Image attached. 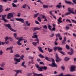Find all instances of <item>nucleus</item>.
I'll use <instances>...</instances> for the list:
<instances>
[{
	"mask_svg": "<svg viewBox=\"0 0 76 76\" xmlns=\"http://www.w3.org/2000/svg\"><path fill=\"white\" fill-rule=\"evenodd\" d=\"M62 19V18L61 17H60L59 18V19L58 20V24H60V23H62V21L60 20Z\"/></svg>",
	"mask_w": 76,
	"mask_h": 76,
	"instance_id": "obj_8",
	"label": "nucleus"
},
{
	"mask_svg": "<svg viewBox=\"0 0 76 76\" xmlns=\"http://www.w3.org/2000/svg\"><path fill=\"white\" fill-rule=\"evenodd\" d=\"M32 44H33V45H34V46L37 47V42H33L32 43Z\"/></svg>",
	"mask_w": 76,
	"mask_h": 76,
	"instance_id": "obj_33",
	"label": "nucleus"
},
{
	"mask_svg": "<svg viewBox=\"0 0 76 76\" xmlns=\"http://www.w3.org/2000/svg\"><path fill=\"white\" fill-rule=\"evenodd\" d=\"M38 56L39 57H40V58H44V56L41 54H39V55Z\"/></svg>",
	"mask_w": 76,
	"mask_h": 76,
	"instance_id": "obj_29",
	"label": "nucleus"
},
{
	"mask_svg": "<svg viewBox=\"0 0 76 76\" xmlns=\"http://www.w3.org/2000/svg\"><path fill=\"white\" fill-rule=\"evenodd\" d=\"M41 28L38 27H34V28L33 31L35 32V31H37V30H40Z\"/></svg>",
	"mask_w": 76,
	"mask_h": 76,
	"instance_id": "obj_10",
	"label": "nucleus"
},
{
	"mask_svg": "<svg viewBox=\"0 0 76 76\" xmlns=\"http://www.w3.org/2000/svg\"><path fill=\"white\" fill-rule=\"evenodd\" d=\"M25 63V62L23 61L22 63L21 66H23L24 68H26V66L25 65H24Z\"/></svg>",
	"mask_w": 76,
	"mask_h": 76,
	"instance_id": "obj_13",
	"label": "nucleus"
},
{
	"mask_svg": "<svg viewBox=\"0 0 76 76\" xmlns=\"http://www.w3.org/2000/svg\"><path fill=\"white\" fill-rule=\"evenodd\" d=\"M61 3H59V5H57L56 6V8H59V9H60V8L62 7V5H61Z\"/></svg>",
	"mask_w": 76,
	"mask_h": 76,
	"instance_id": "obj_7",
	"label": "nucleus"
},
{
	"mask_svg": "<svg viewBox=\"0 0 76 76\" xmlns=\"http://www.w3.org/2000/svg\"><path fill=\"white\" fill-rule=\"evenodd\" d=\"M65 2L66 4H72V2L68 1L67 0H66Z\"/></svg>",
	"mask_w": 76,
	"mask_h": 76,
	"instance_id": "obj_23",
	"label": "nucleus"
},
{
	"mask_svg": "<svg viewBox=\"0 0 76 76\" xmlns=\"http://www.w3.org/2000/svg\"><path fill=\"white\" fill-rule=\"evenodd\" d=\"M51 26L50 25H49L48 26V28L50 29V31L51 30V28H51Z\"/></svg>",
	"mask_w": 76,
	"mask_h": 76,
	"instance_id": "obj_55",
	"label": "nucleus"
},
{
	"mask_svg": "<svg viewBox=\"0 0 76 76\" xmlns=\"http://www.w3.org/2000/svg\"><path fill=\"white\" fill-rule=\"evenodd\" d=\"M37 19L39 21V22H41V17H38Z\"/></svg>",
	"mask_w": 76,
	"mask_h": 76,
	"instance_id": "obj_42",
	"label": "nucleus"
},
{
	"mask_svg": "<svg viewBox=\"0 0 76 76\" xmlns=\"http://www.w3.org/2000/svg\"><path fill=\"white\" fill-rule=\"evenodd\" d=\"M27 5L26 4H25L24 5H23L22 6L23 8V9H26V7L27 6Z\"/></svg>",
	"mask_w": 76,
	"mask_h": 76,
	"instance_id": "obj_38",
	"label": "nucleus"
},
{
	"mask_svg": "<svg viewBox=\"0 0 76 76\" xmlns=\"http://www.w3.org/2000/svg\"><path fill=\"white\" fill-rule=\"evenodd\" d=\"M10 10V8H7V9H6L5 10V11L6 12H7V11H9V10Z\"/></svg>",
	"mask_w": 76,
	"mask_h": 76,
	"instance_id": "obj_48",
	"label": "nucleus"
},
{
	"mask_svg": "<svg viewBox=\"0 0 76 76\" xmlns=\"http://www.w3.org/2000/svg\"><path fill=\"white\" fill-rule=\"evenodd\" d=\"M38 48L39 49V51H40L41 53H44V51H43V50H42V48L38 47Z\"/></svg>",
	"mask_w": 76,
	"mask_h": 76,
	"instance_id": "obj_12",
	"label": "nucleus"
},
{
	"mask_svg": "<svg viewBox=\"0 0 76 76\" xmlns=\"http://www.w3.org/2000/svg\"><path fill=\"white\" fill-rule=\"evenodd\" d=\"M15 56L16 58H19L20 57V55L19 54H17L15 55Z\"/></svg>",
	"mask_w": 76,
	"mask_h": 76,
	"instance_id": "obj_28",
	"label": "nucleus"
},
{
	"mask_svg": "<svg viewBox=\"0 0 76 76\" xmlns=\"http://www.w3.org/2000/svg\"><path fill=\"white\" fill-rule=\"evenodd\" d=\"M1 20H3V21H4V22H5V23H6L7 22H8V20H7L5 18H3V19H1Z\"/></svg>",
	"mask_w": 76,
	"mask_h": 76,
	"instance_id": "obj_21",
	"label": "nucleus"
},
{
	"mask_svg": "<svg viewBox=\"0 0 76 76\" xmlns=\"http://www.w3.org/2000/svg\"><path fill=\"white\" fill-rule=\"evenodd\" d=\"M72 1L74 4H76V0H72Z\"/></svg>",
	"mask_w": 76,
	"mask_h": 76,
	"instance_id": "obj_64",
	"label": "nucleus"
},
{
	"mask_svg": "<svg viewBox=\"0 0 76 76\" xmlns=\"http://www.w3.org/2000/svg\"><path fill=\"white\" fill-rule=\"evenodd\" d=\"M76 68V67L75 66H71V68L70 71L71 72H75V68Z\"/></svg>",
	"mask_w": 76,
	"mask_h": 76,
	"instance_id": "obj_6",
	"label": "nucleus"
},
{
	"mask_svg": "<svg viewBox=\"0 0 76 76\" xmlns=\"http://www.w3.org/2000/svg\"><path fill=\"white\" fill-rule=\"evenodd\" d=\"M2 19H3V18H5L6 17V14L4 15H2Z\"/></svg>",
	"mask_w": 76,
	"mask_h": 76,
	"instance_id": "obj_43",
	"label": "nucleus"
},
{
	"mask_svg": "<svg viewBox=\"0 0 76 76\" xmlns=\"http://www.w3.org/2000/svg\"><path fill=\"white\" fill-rule=\"evenodd\" d=\"M36 67H37V69H41V66L40 67L38 65L36 66Z\"/></svg>",
	"mask_w": 76,
	"mask_h": 76,
	"instance_id": "obj_46",
	"label": "nucleus"
},
{
	"mask_svg": "<svg viewBox=\"0 0 76 76\" xmlns=\"http://www.w3.org/2000/svg\"><path fill=\"white\" fill-rule=\"evenodd\" d=\"M28 22H29V21H26V25H27V26H29L31 25V23H28Z\"/></svg>",
	"mask_w": 76,
	"mask_h": 76,
	"instance_id": "obj_20",
	"label": "nucleus"
},
{
	"mask_svg": "<svg viewBox=\"0 0 76 76\" xmlns=\"http://www.w3.org/2000/svg\"><path fill=\"white\" fill-rule=\"evenodd\" d=\"M16 20L17 21H20L21 22V23H24V20L22 18H16Z\"/></svg>",
	"mask_w": 76,
	"mask_h": 76,
	"instance_id": "obj_5",
	"label": "nucleus"
},
{
	"mask_svg": "<svg viewBox=\"0 0 76 76\" xmlns=\"http://www.w3.org/2000/svg\"><path fill=\"white\" fill-rule=\"evenodd\" d=\"M20 41H21L20 39H19L18 42H17V44L19 45H22V43H20Z\"/></svg>",
	"mask_w": 76,
	"mask_h": 76,
	"instance_id": "obj_25",
	"label": "nucleus"
},
{
	"mask_svg": "<svg viewBox=\"0 0 76 76\" xmlns=\"http://www.w3.org/2000/svg\"><path fill=\"white\" fill-rule=\"evenodd\" d=\"M9 37H6L5 38V41H7V40H9Z\"/></svg>",
	"mask_w": 76,
	"mask_h": 76,
	"instance_id": "obj_36",
	"label": "nucleus"
},
{
	"mask_svg": "<svg viewBox=\"0 0 76 76\" xmlns=\"http://www.w3.org/2000/svg\"><path fill=\"white\" fill-rule=\"evenodd\" d=\"M36 41H37V43L38 44H39V39H38V38H36Z\"/></svg>",
	"mask_w": 76,
	"mask_h": 76,
	"instance_id": "obj_60",
	"label": "nucleus"
},
{
	"mask_svg": "<svg viewBox=\"0 0 76 76\" xmlns=\"http://www.w3.org/2000/svg\"><path fill=\"white\" fill-rule=\"evenodd\" d=\"M23 37H21L19 39L21 41H23V40H25V39H23Z\"/></svg>",
	"mask_w": 76,
	"mask_h": 76,
	"instance_id": "obj_40",
	"label": "nucleus"
},
{
	"mask_svg": "<svg viewBox=\"0 0 76 76\" xmlns=\"http://www.w3.org/2000/svg\"><path fill=\"white\" fill-rule=\"evenodd\" d=\"M51 31H56V27H53L52 29H51Z\"/></svg>",
	"mask_w": 76,
	"mask_h": 76,
	"instance_id": "obj_49",
	"label": "nucleus"
},
{
	"mask_svg": "<svg viewBox=\"0 0 76 76\" xmlns=\"http://www.w3.org/2000/svg\"><path fill=\"white\" fill-rule=\"evenodd\" d=\"M7 27H8V29L11 30L12 28V27L11 26H10V24H8L7 25Z\"/></svg>",
	"mask_w": 76,
	"mask_h": 76,
	"instance_id": "obj_9",
	"label": "nucleus"
},
{
	"mask_svg": "<svg viewBox=\"0 0 76 76\" xmlns=\"http://www.w3.org/2000/svg\"><path fill=\"white\" fill-rule=\"evenodd\" d=\"M55 35L56 37V39L55 40L56 42H57V41L58 39V38H59L60 40H62V37H61L60 33H58L57 34H56Z\"/></svg>",
	"mask_w": 76,
	"mask_h": 76,
	"instance_id": "obj_1",
	"label": "nucleus"
},
{
	"mask_svg": "<svg viewBox=\"0 0 76 76\" xmlns=\"http://www.w3.org/2000/svg\"><path fill=\"white\" fill-rule=\"evenodd\" d=\"M42 27L43 28H45V29H47V28H48L47 26L46 25H45L44 26H43Z\"/></svg>",
	"mask_w": 76,
	"mask_h": 76,
	"instance_id": "obj_45",
	"label": "nucleus"
},
{
	"mask_svg": "<svg viewBox=\"0 0 76 76\" xmlns=\"http://www.w3.org/2000/svg\"><path fill=\"white\" fill-rule=\"evenodd\" d=\"M59 52L61 54H63V55H65V53L62 51H59Z\"/></svg>",
	"mask_w": 76,
	"mask_h": 76,
	"instance_id": "obj_44",
	"label": "nucleus"
},
{
	"mask_svg": "<svg viewBox=\"0 0 76 76\" xmlns=\"http://www.w3.org/2000/svg\"><path fill=\"white\" fill-rule=\"evenodd\" d=\"M66 37H64V39L62 41V43L63 44L62 45H63V44H64V43L66 42Z\"/></svg>",
	"mask_w": 76,
	"mask_h": 76,
	"instance_id": "obj_14",
	"label": "nucleus"
},
{
	"mask_svg": "<svg viewBox=\"0 0 76 76\" xmlns=\"http://www.w3.org/2000/svg\"><path fill=\"white\" fill-rule=\"evenodd\" d=\"M3 50H0V55L2 56L3 54Z\"/></svg>",
	"mask_w": 76,
	"mask_h": 76,
	"instance_id": "obj_50",
	"label": "nucleus"
},
{
	"mask_svg": "<svg viewBox=\"0 0 76 76\" xmlns=\"http://www.w3.org/2000/svg\"><path fill=\"white\" fill-rule=\"evenodd\" d=\"M9 39L10 41H13V39L11 37H10Z\"/></svg>",
	"mask_w": 76,
	"mask_h": 76,
	"instance_id": "obj_61",
	"label": "nucleus"
},
{
	"mask_svg": "<svg viewBox=\"0 0 76 76\" xmlns=\"http://www.w3.org/2000/svg\"><path fill=\"white\" fill-rule=\"evenodd\" d=\"M3 6L1 5H0V13H1L3 12Z\"/></svg>",
	"mask_w": 76,
	"mask_h": 76,
	"instance_id": "obj_17",
	"label": "nucleus"
},
{
	"mask_svg": "<svg viewBox=\"0 0 76 76\" xmlns=\"http://www.w3.org/2000/svg\"><path fill=\"white\" fill-rule=\"evenodd\" d=\"M71 13H72H72H73V12H67L66 14H65V16H67V15H70Z\"/></svg>",
	"mask_w": 76,
	"mask_h": 76,
	"instance_id": "obj_22",
	"label": "nucleus"
},
{
	"mask_svg": "<svg viewBox=\"0 0 76 76\" xmlns=\"http://www.w3.org/2000/svg\"><path fill=\"white\" fill-rule=\"evenodd\" d=\"M6 63L5 62H2V64H0V66L1 67H4Z\"/></svg>",
	"mask_w": 76,
	"mask_h": 76,
	"instance_id": "obj_11",
	"label": "nucleus"
},
{
	"mask_svg": "<svg viewBox=\"0 0 76 76\" xmlns=\"http://www.w3.org/2000/svg\"><path fill=\"white\" fill-rule=\"evenodd\" d=\"M48 49L49 53H50V52H52V51H53V49H50L48 48Z\"/></svg>",
	"mask_w": 76,
	"mask_h": 76,
	"instance_id": "obj_35",
	"label": "nucleus"
},
{
	"mask_svg": "<svg viewBox=\"0 0 76 76\" xmlns=\"http://www.w3.org/2000/svg\"><path fill=\"white\" fill-rule=\"evenodd\" d=\"M68 12H73V13L75 14L74 13V11H72V10H71V9H70V8H68Z\"/></svg>",
	"mask_w": 76,
	"mask_h": 76,
	"instance_id": "obj_24",
	"label": "nucleus"
},
{
	"mask_svg": "<svg viewBox=\"0 0 76 76\" xmlns=\"http://www.w3.org/2000/svg\"><path fill=\"white\" fill-rule=\"evenodd\" d=\"M35 23L36 24H37L38 25H39V23L37 21L35 20Z\"/></svg>",
	"mask_w": 76,
	"mask_h": 76,
	"instance_id": "obj_57",
	"label": "nucleus"
},
{
	"mask_svg": "<svg viewBox=\"0 0 76 76\" xmlns=\"http://www.w3.org/2000/svg\"><path fill=\"white\" fill-rule=\"evenodd\" d=\"M14 61H15L14 62V64H18V63H19L20 62V59H18V58H14Z\"/></svg>",
	"mask_w": 76,
	"mask_h": 76,
	"instance_id": "obj_4",
	"label": "nucleus"
},
{
	"mask_svg": "<svg viewBox=\"0 0 76 76\" xmlns=\"http://www.w3.org/2000/svg\"><path fill=\"white\" fill-rule=\"evenodd\" d=\"M61 59L60 58H56V62L58 63V62H60V61H61Z\"/></svg>",
	"mask_w": 76,
	"mask_h": 76,
	"instance_id": "obj_16",
	"label": "nucleus"
},
{
	"mask_svg": "<svg viewBox=\"0 0 76 76\" xmlns=\"http://www.w3.org/2000/svg\"><path fill=\"white\" fill-rule=\"evenodd\" d=\"M32 74L31 73H28L27 74V76H31Z\"/></svg>",
	"mask_w": 76,
	"mask_h": 76,
	"instance_id": "obj_56",
	"label": "nucleus"
},
{
	"mask_svg": "<svg viewBox=\"0 0 76 76\" xmlns=\"http://www.w3.org/2000/svg\"><path fill=\"white\" fill-rule=\"evenodd\" d=\"M39 15V13H37V14H34V18H37V17H38Z\"/></svg>",
	"mask_w": 76,
	"mask_h": 76,
	"instance_id": "obj_27",
	"label": "nucleus"
},
{
	"mask_svg": "<svg viewBox=\"0 0 76 76\" xmlns=\"http://www.w3.org/2000/svg\"><path fill=\"white\" fill-rule=\"evenodd\" d=\"M33 74L34 75L33 76H39V75H40V74H37L34 72H33Z\"/></svg>",
	"mask_w": 76,
	"mask_h": 76,
	"instance_id": "obj_26",
	"label": "nucleus"
},
{
	"mask_svg": "<svg viewBox=\"0 0 76 76\" xmlns=\"http://www.w3.org/2000/svg\"><path fill=\"white\" fill-rule=\"evenodd\" d=\"M51 59L53 61V62L52 63V67H57V66L55 63L54 59L53 58H51Z\"/></svg>",
	"mask_w": 76,
	"mask_h": 76,
	"instance_id": "obj_2",
	"label": "nucleus"
},
{
	"mask_svg": "<svg viewBox=\"0 0 76 76\" xmlns=\"http://www.w3.org/2000/svg\"><path fill=\"white\" fill-rule=\"evenodd\" d=\"M54 33H53L51 34V35H50V38H52V37H53V36H54Z\"/></svg>",
	"mask_w": 76,
	"mask_h": 76,
	"instance_id": "obj_51",
	"label": "nucleus"
},
{
	"mask_svg": "<svg viewBox=\"0 0 76 76\" xmlns=\"http://www.w3.org/2000/svg\"><path fill=\"white\" fill-rule=\"evenodd\" d=\"M66 48L67 49V50H70V47L67 45H66Z\"/></svg>",
	"mask_w": 76,
	"mask_h": 76,
	"instance_id": "obj_32",
	"label": "nucleus"
},
{
	"mask_svg": "<svg viewBox=\"0 0 76 76\" xmlns=\"http://www.w3.org/2000/svg\"><path fill=\"white\" fill-rule=\"evenodd\" d=\"M41 69H42V70H46L47 69V66H41Z\"/></svg>",
	"mask_w": 76,
	"mask_h": 76,
	"instance_id": "obj_15",
	"label": "nucleus"
},
{
	"mask_svg": "<svg viewBox=\"0 0 76 76\" xmlns=\"http://www.w3.org/2000/svg\"><path fill=\"white\" fill-rule=\"evenodd\" d=\"M11 31H13V32H16L17 31H16V30H14L12 28V29L11 30Z\"/></svg>",
	"mask_w": 76,
	"mask_h": 76,
	"instance_id": "obj_63",
	"label": "nucleus"
},
{
	"mask_svg": "<svg viewBox=\"0 0 76 76\" xmlns=\"http://www.w3.org/2000/svg\"><path fill=\"white\" fill-rule=\"evenodd\" d=\"M13 7H17V5H16L14 3H12V4Z\"/></svg>",
	"mask_w": 76,
	"mask_h": 76,
	"instance_id": "obj_31",
	"label": "nucleus"
},
{
	"mask_svg": "<svg viewBox=\"0 0 76 76\" xmlns=\"http://www.w3.org/2000/svg\"><path fill=\"white\" fill-rule=\"evenodd\" d=\"M10 41H8L7 42H6V41H5V45H7L9 44V43Z\"/></svg>",
	"mask_w": 76,
	"mask_h": 76,
	"instance_id": "obj_41",
	"label": "nucleus"
},
{
	"mask_svg": "<svg viewBox=\"0 0 76 76\" xmlns=\"http://www.w3.org/2000/svg\"><path fill=\"white\" fill-rule=\"evenodd\" d=\"M13 46L12 47V48L10 50V53H13Z\"/></svg>",
	"mask_w": 76,
	"mask_h": 76,
	"instance_id": "obj_53",
	"label": "nucleus"
},
{
	"mask_svg": "<svg viewBox=\"0 0 76 76\" xmlns=\"http://www.w3.org/2000/svg\"><path fill=\"white\" fill-rule=\"evenodd\" d=\"M70 51H71V52L73 53V51H74V50L72 48H70Z\"/></svg>",
	"mask_w": 76,
	"mask_h": 76,
	"instance_id": "obj_62",
	"label": "nucleus"
},
{
	"mask_svg": "<svg viewBox=\"0 0 76 76\" xmlns=\"http://www.w3.org/2000/svg\"><path fill=\"white\" fill-rule=\"evenodd\" d=\"M12 48V47H10V48H7V49H6V50L7 51L9 50H11V49Z\"/></svg>",
	"mask_w": 76,
	"mask_h": 76,
	"instance_id": "obj_54",
	"label": "nucleus"
},
{
	"mask_svg": "<svg viewBox=\"0 0 76 76\" xmlns=\"http://www.w3.org/2000/svg\"><path fill=\"white\" fill-rule=\"evenodd\" d=\"M14 16L13 15V14L12 13H10L8 14L7 18V19H11L12 18H13Z\"/></svg>",
	"mask_w": 76,
	"mask_h": 76,
	"instance_id": "obj_3",
	"label": "nucleus"
},
{
	"mask_svg": "<svg viewBox=\"0 0 76 76\" xmlns=\"http://www.w3.org/2000/svg\"><path fill=\"white\" fill-rule=\"evenodd\" d=\"M32 38H38V35H33L32 36Z\"/></svg>",
	"mask_w": 76,
	"mask_h": 76,
	"instance_id": "obj_30",
	"label": "nucleus"
},
{
	"mask_svg": "<svg viewBox=\"0 0 76 76\" xmlns=\"http://www.w3.org/2000/svg\"><path fill=\"white\" fill-rule=\"evenodd\" d=\"M74 53L73 52H68V54H70L71 56L72 55V54H74Z\"/></svg>",
	"mask_w": 76,
	"mask_h": 76,
	"instance_id": "obj_47",
	"label": "nucleus"
},
{
	"mask_svg": "<svg viewBox=\"0 0 76 76\" xmlns=\"http://www.w3.org/2000/svg\"><path fill=\"white\" fill-rule=\"evenodd\" d=\"M71 20L72 21V22L73 23H75L76 24V21L74 20Z\"/></svg>",
	"mask_w": 76,
	"mask_h": 76,
	"instance_id": "obj_59",
	"label": "nucleus"
},
{
	"mask_svg": "<svg viewBox=\"0 0 76 76\" xmlns=\"http://www.w3.org/2000/svg\"><path fill=\"white\" fill-rule=\"evenodd\" d=\"M41 0H39L37 1V2H38V3H40L42 4H44V3L43 2H42L41 1Z\"/></svg>",
	"mask_w": 76,
	"mask_h": 76,
	"instance_id": "obj_39",
	"label": "nucleus"
},
{
	"mask_svg": "<svg viewBox=\"0 0 76 76\" xmlns=\"http://www.w3.org/2000/svg\"><path fill=\"white\" fill-rule=\"evenodd\" d=\"M63 50V48H60L59 47H58V50L59 52L61 51H62Z\"/></svg>",
	"mask_w": 76,
	"mask_h": 76,
	"instance_id": "obj_18",
	"label": "nucleus"
},
{
	"mask_svg": "<svg viewBox=\"0 0 76 76\" xmlns=\"http://www.w3.org/2000/svg\"><path fill=\"white\" fill-rule=\"evenodd\" d=\"M65 28L66 30H69V29H70V27L69 26H66L65 27Z\"/></svg>",
	"mask_w": 76,
	"mask_h": 76,
	"instance_id": "obj_34",
	"label": "nucleus"
},
{
	"mask_svg": "<svg viewBox=\"0 0 76 76\" xmlns=\"http://www.w3.org/2000/svg\"><path fill=\"white\" fill-rule=\"evenodd\" d=\"M43 7L44 8H48V6L43 5Z\"/></svg>",
	"mask_w": 76,
	"mask_h": 76,
	"instance_id": "obj_37",
	"label": "nucleus"
},
{
	"mask_svg": "<svg viewBox=\"0 0 76 76\" xmlns=\"http://www.w3.org/2000/svg\"><path fill=\"white\" fill-rule=\"evenodd\" d=\"M45 58L47 60H48V61H50V60H48V57L47 56H45Z\"/></svg>",
	"mask_w": 76,
	"mask_h": 76,
	"instance_id": "obj_52",
	"label": "nucleus"
},
{
	"mask_svg": "<svg viewBox=\"0 0 76 76\" xmlns=\"http://www.w3.org/2000/svg\"><path fill=\"white\" fill-rule=\"evenodd\" d=\"M69 59H70V58L66 57L64 58V60H65V61H68L69 60Z\"/></svg>",
	"mask_w": 76,
	"mask_h": 76,
	"instance_id": "obj_19",
	"label": "nucleus"
},
{
	"mask_svg": "<svg viewBox=\"0 0 76 76\" xmlns=\"http://www.w3.org/2000/svg\"><path fill=\"white\" fill-rule=\"evenodd\" d=\"M53 49H54V51H56V50H57V49L58 50V47L54 48Z\"/></svg>",
	"mask_w": 76,
	"mask_h": 76,
	"instance_id": "obj_58",
	"label": "nucleus"
}]
</instances>
